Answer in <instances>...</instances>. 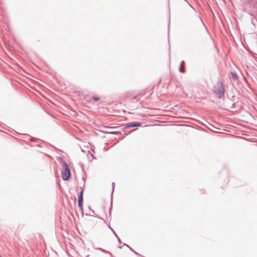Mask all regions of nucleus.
<instances>
[{"label": "nucleus", "instance_id": "nucleus-1", "mask_svg": "<svg viewBox=\"0 0 257 257\" xmlns=\"http://www.w3.org/2000/svg\"><path fill=\"white\" fill-rule=\"evenodd\" d=\"M62 166L63 167L62 170V179L63 180L68 181L71 178V172L68 164L65 162H61Z\"/></svg>", "mask_w": 257, "mask_h": 257}, {"label": "nucleus", "instance_id": "nucleus-2", "mask_svg": "<svg viewBox=\"0 0 257 257\" xmlns=\"http://www.w3.org/2000/svg\"><path fill=\"white\" fill-rule=\"evenodd\" d=\"M213 91L220 98L223 97L225 89L223 83L221 81L217 82L214 87Z\"/></svg>", "mask_w": 257, "mask_h": 257}, {"label": "nucleus", "instance_id": "nucleus-3", "mask_svg": "<svg viewBox=\"0 0 257 257\" xmlns=\"http://www.w3.org/2000/svg\"><path fill=\"white\" fill-rule=\"evenodd\" d=\"M83 190H82L79 193L78 198V207L80 208V209L82 211H83Z\"/></svg>", "mask_w": 257, "mask_h": 257}, {"label": "nucleus", "instance_id": "nucleus-4", "mask_svg": "<svg viewBox=\"0 0 257 257\" xmlns=\"http://www.w3.org/2000/svg\"><path fill=\"white\" fill-rule=\"evenodd\" d=\"M142 125V123L140 122H133L127 124L125 128H131L137 126H140Z\"/></svg>", "mask_w": 257, "mask_h": 257}, {"label": "nucleus", "instance_id": "nucleus-5", "mask_svg": "<svg viewBox=\"0 0 257 257\" xmlns=\"http://www.w3.org/2000/svg\"><path fill=\"white\" fill-rule=\"evenodd\" d=\"M185 62L184 60L182 61L180 64L179 71L181 73H184L185 72V69L184 68Z\"/></svg>", "mask_w": 257, "mask_h": 257}, {"label": "nucleus", "instance_id": "nucleus-6", "mask_svg": "<svg viewBox=\"0 0 257 257\" xmlns=\"http://www.w3.org/2000/svg\"><path fill=\"white\" fill-rule=\"evenodd\" d=\"M109 228L111 230V231H112V232L113 233V234H114V235L116 236V237L118 239V241L119 243H121V240L119 238V237L118 236V235H117V234L116 233V232H115V231L109 226Z\"/></svg>", "mask_w": 257, "mask_h": 257}, {"label": "nucleus", "instance_id": "nucleus-7", "mask_svg": "<svg viewBox=\"0 0 257 257\" xmlns=\"http://www.w3.org/2000/svg\"><path fill=\"white\" fill-rule=\"evenodd\" d=\"M231 77H232V78L233 79L236 80V79H237V74H236L235 73L231 72Z\"/></svg>", "mask_w": 257, "mask_h": 257}, {"label": "nucleus", "instance_id": "nucleus-8", "mask_svg": "<svg viewBox=\"0 0 257 257\" xmlns=\"http://www.w3.org/2000/svg\"><path fill=\"white\" fill-rule=\"evenodd\" d=\"M92 99L94 101H97L99 100L100 98H99V97H98V96H93V97H92Z\"/></svg>", "mask_w": 257, "mask_h": 257}, {"label": "nucleus", "instance_id": "nucleus-9", "mask_svg": "<svg viewBox=\"0 0 257 257\" xmlns=\"http://www.w3.org/2000/svg\"><path fill=\"white\" fill-rule=\"evenodd\" d=\"M114 185H115L114 183H112V194H113V191H114Z\"/></svg>", "mask_w": 257, "mask_h": 257}, {"label": "nucleus", "instance_id": "nucleus-10", "mask_svg": "<svg viewBox=\"0 0 257 257\" xmlns=\"http://www.w3.org/2000/svg\"><path fill=\"white\" fill-rule=\"evenodd\" d=\"M95 249H98V250H101V251H104V249H102V248H99V247H98V248H95Z\"/></svg>", "mask_w": 257, "mask_h": 257}, {"label": "nucleus", "instance_id": "nucleus-11", "mask_svg": "<svg viewBox=\"0 0 257 257\" xmlns=\"http://www.w3.org/2000/svg\"><path fill=\"white\" fill-rule=\"evenodd\" d=\"M35 138H32L31 139H30V141H31V142H33V141H34L35 140Z\"/></svg>", "mask_w": 257, "mask_h": 257}, {"label": "nucleus", "instance_id": "nucleus-12", "mask_svg": "<svg viewBox=\"0 0 257 257\" xmlns=\"http://www.w3.org/2000/svg\"><path fill=\"white\" fill-rule=\"evenodd\" d=\"M235 107V103H233L232 105V106L231 107V108H234Z\"/></svg>", "mask_w": 257, "mask_h": 257}, {"label": "nucleus", "instance_id": "nucleus-13", "mask_svg": "<svg viewBox=\"0 0 257 257\" xmlns=\"http://www.w3.org/2000/svg\"><path fill=\"white\" fill-rule=\"evenodd\" d=\"M123 245H125V246H127L129 248H131L129 245H128L127 244H125V243H124V244H123Z\"/></svg>", "mask_w": 257, "mask_h": 257}, {"label": "nucleus", "instance_id": "nucleus-14", "mask_svg": "<svg viewBox=\"0 0 257 257\" xmlns=\"http://www.w3.org/2000/svg\"><path fill=\"white\" fill-rule=\"evenodd\" d=\"M123 245H125V246H127L129 248H131L129 245H128L127 244H125V243H124V244H123Z\"/></svg>", "mask_w": 257, "mask_h": 257}, {"label": "nucleus", "instance_id": "nucleus-15", "mask_svg": "<svg viewBox=\"0 0 257 257\" xmlns=\"http://www.w3.org/2000/svg\"><path fill=\"white\" fill-rule=\"evenodd\" d=\"M123 245H125V246H127L129 248H131L129 245H128L127 244H125V243H124V244H123Z\"/></svg>", "mask_w": 257, "mask_h": 257}, {"label": "nucleus", "instance_id": "nucleus-16", "mask_svg": "<svg viewBox=\"0 0 257 257\" xmlns=\"http://www.w3.org/2000/svg\"><path fill=\"white\" fill-rule=\"evenodd\" d=\"M111 133H112V134H116V133H117V132H111Z\"/></svg>", "mask_w": 257, "mask_h": 257}, {"label": "nucleus", "instance_id": "nucleus-17", "mask_svg": "<svg viewBox=\"0 0 257 257\" xmlns=\"http://www.w3.org/2000/svg\"><path fill=\"white\" fill-rule=\"evenodd\" d=\"M118 247V248H121V246L120 245H119Z\"/></svg>", "mask_w": 257, "mask_h": 257}, {"label": "nucleus", "instance_id": "nucleus-18", "mask_svg": "<svg viewBox=\"0 0 257 257\" xmlns=\"http://www.w3.org/2000/svg\"><path fill=\"white\" fill-rule=\"evenodd\" d=\"M134 253H135V254H138V252H137L136 251H135Z\"/></svg>", "mask_w": 257, "mask_h": 257}, {"label": "nucleus", "instance_id": "nucleus-19", "mask_svg": "<svg viewBox=\"0 0 257 257\" xmlns=\"http://www.w3.org/2000/svg\"><path fill=\"white\" fill-rule=\"evenodd\" d=\"M92 156L93 157V159H95V158L91 154Z\"/></svg>", "mask_w": 257, "mask_h": 257}, {"label": "nucleus", "instance_id": "nucleus-20", "mask_svg": "<svg viewBox=\"0 0 257 257\" xmlns=\"http://www.w3.org/2000/svg\"><path fill=\"white\" fill-rule=\"evenodd\" d=\"M130 250H132V251L133 250L132 248H130Z\"/></svg>", "mask_w": 257, "mask_h": 257}, {"label": "nucleus", "instance_id": "nucleus-21", "mask_svg": "<svg viewBox=\"0 0 257 257\" xmlns=\"http://www.w3.org/2000/svg\"><path fill=\"white\" fill-rule=\"evenodd\" d=\"M132 251L134 252H135V251L134 250H133Z\"/></svg>", "mask_w": 257, "mask_h": 257}]
</instances>
